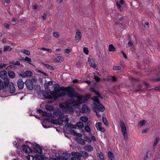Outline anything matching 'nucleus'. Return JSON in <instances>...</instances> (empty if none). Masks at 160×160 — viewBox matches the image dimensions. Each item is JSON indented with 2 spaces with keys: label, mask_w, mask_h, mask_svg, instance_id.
<instances>
[{
  "label": "nucleus",
  "mask_w": 160,
  "mask_h": 160,
  "mask_svg": "<svg viewBox=\"0 0 160 160\" xmlns=\"http://www.w3.org/2000/svg\"><path fill=\"white\" fill-rule=\"evenodd\" d=\"M47 92H46V91L44 90H41V89H40V91H38V94H42L43 96L44 95H45L46 94H47Z\"/></svg>",
  "instance_id": "44"
},
{
  "label": "nucleus",
  "mask_w": 160,
  "mask_h": 160,
  "mask_svg": "<svg viewBox=\"0 0 160 160\" xmlns=\"http://www.w3.org/2000/svg\"><path fill=\"white\" fill-rule=\"evenodd\" d=\"M25 61H27L30 65H32L34 67H35V66L34 65H33L32 63H31V59L28 57H25Z\"/></svg>",
  "instance_id": "38"
},
{
  "label": "nucleus",
  "mask_w": 160,
  "mask_h": 160,
  "mask_svg": "<svg viewBox=\"0 0 160 160\" xmlns=\"http://www.w3.org/2000/svg\"><path fill=\"white\" fill-rule=\"evenodd\" d=\"M143 83L147 88L148 89L150 88L151 86L149 83H148L146 82H144Z\"/></svg>",
  "instance_id": "61"
},
{
  "label": "nucleus",
  "mask_w": 160,
  "mask_h": 160,
  "mask_svg": "<svg viewBox=\"0 0 160 160\" xmlns=\"http://www.w3.org/2000/svg\"><path fill=\"white\" fill-rule=\"evenodd\" d=\"M98 106H96V107H99L100 108H99V111L103 112L105 110V108L104 106L100 103H100H98Z\"/></svg>",
  "instance_id": "26"
},
{
  "label": "nucleus",
  "mask_w": 160,
  "mask_h": 160,
  "mask_svg": "<svg viewBox=\"0 0 160 160\" xmlns=\"http://www.w3.org/2000/svg\"><path fill=\"white\" fill-rule=\"evenodd\" d=\"M82 157H85V158H87L88 157V153L85 151H82Z\"/></svg>",
  "instance_id": "47"
},
{
  "label": "nucleus",
  "mask_w": 160,
  "mask_h": 160,
  "mask_svg": "<svg viewBox=\"0 0 160 160\" xmlns=\"http://www.w3.org/2000/svg\"><path fill=\"white\" fill-rule=\"evenodd\" d=\"M8 91L10 93H13L15 91V88L14 86L13 83L12 82H10L9 85H8Z\"/></svg>",
  "instance_id": "7"
},
{
  "label": "nucleus",
  "mask_w": 160,
  "mask_h": 160,
  "mask_svg": "<svg viewBox=\"0 0 160 160\" xmlns=\"http://www.w3.org/2000/svg\"><path fill=\"white\" fill-rule=\"evenodd\" d=\"M99 157L101 160H105L102 152H101L99 153Z\"/></svg>",
  "instance_id": "56"
},
{
  "label": "nucleus",
  "mask_w": 160,
  "mask_h": 160,
  "mask_svg": "<svg viewBox=\"0 0 160 160\" xmlns=\"http://www.w3.org/2000/svg\"><path fill=\"white\" fill-rule=\"evenodd\" d=\"M89 65L91 67H93L94 68H96V67H97V65L95 63H92V62H90L89 63Z\"/></svg>",
  "instance_id": "60"
},
{
  "label": "nucleus",
  "mask_w": 160,
  "mask_h": 160,
  "mask_svg": "<svg viewBox=\"0 0 160 160\" xmlns=\"http://www.w3.org/2000/svg\"><path fill=\"white\" fill-rule=\"evenodd\" d=\"M27 142L30 143L28 141L26 142L25 143ZM31 144V147L30 148L28 145H23L22 148L23 150L28 153H32L33 152L35 153H38L39 154L42 153V149L40 145L35 142V144L33 143H30Z\"/></svg>",
  "instance_id": "1"
},
{
  "label": "nucleus",
  "mask_w": 160,
  "mask_h": 160,
  "mask_svg": "<svg viewBox=\"0 0 160 160\" xmlns=\"http://www.w3.org/2000/svg\"><path fill=\"white\" fill-rule=\"evenodd\" d=\"M53 87H54V90L56 93L58 94L60 92L59 87L60 86L58 84H54L53 85Z\"/></svg>",
  "instance_id": "15"
},
{
  "label": "nucleus",
  "mask_w": 160,
  "mask_h": 160,
  "mask_svg": "<svg viewBox=\"0 0 160 160\" xmlns=\"http://www.w3.org/2000/svg\"><path fill=\"white\" fill-rule=\"evenodd\" d=\"M116 4L118 8L119 9V10L121 12H122L123 10L122 9V8L121 7V6L120 5V3H119L118 2H117Z\"/></svg>",
  "instance_id": "49"
},
{
  "label": "nucleus",
  "mask_w": 160,
  "mask_h": 160,
  "mask_svg": "<svg viewBox=\"0 0 160 160\" xmlns=\"http://www.w3.org/2000/svg\"><path fill=\"white\" fill-rule=\"evenodd\" d=\"M66 125L67 127L70 129H76L77 127L82 129L84 127V124L80 122H78L75 125L70 123L68 124L66 123Z\"/></svg>",
  "instance_id": "5"
},
{
  "label": "nucleus",
  "mask_w": 160,
  "mask_h": 160,
  "mask_svg": "<svg viewBox=\"0 0 160 160\" xmlns=\"http://www.w3.org/2000/svg\"><path fill=\"white\" fill-rule=\"evenodd\" d=\"M119 125L124 139L125 140H127L128 138V136L126 126L124 122L121 120L120 121Z\"/></svg>",
  "instance_id": "4"
},
{
  "label": "nucleus",
  "mask_w": 160,
  "mask_h": 160,
  "mask_svg": "<svg viewBox=\"0 0 160 160\" xmlns=\"http://www.w3.org/2000/svg\"><path fill=\"white\" fill-rule=\"evenodd\" d=\"M41 155H39L37 154L34 155V157H35V158H36L37 160V159L38 160H42V159L45 157V156H44L42 154H40Z\"/></svg>",
  "instance_id": "21"
},
{
  "label": "nucleus",
  "mask_w": 160,
  "mask_h": 160,
  "mask_svg": "<svg viewBox=\"0 0 160 160\" xmlns=\"http://www.w3.org/2000/svg\"><path fill=\"white\" fill-rule=\"evenodd\" d=\"M18 74L19 76L23 78L27 77V74L26 72V71L25 72L24 71H22L20 73H18Z\"/></svg>",
  "instance_id": "32"
},
{
  "label": "nucleus",
  "mask_w": 160,
  "mask_h": 160,
  "mask_svg": "<svg viewBox=\"0 0 160 160\" xmlns=\"http://www.w3.org/2000/svg\"><path fill=\"white\" fill-rule=\"evenodd\" d=\"M102 123L101 122H97L95 124V126L97 129L98 130L102 126Z\"/></svg>",
  "instance_id": "51"
},
{
  "label": "nucleus",
  "mask_w": 160,
  "mask_h": 160,
  "mask_svg": "<svg viewBox=\"0 0 160 160\" xmlns=\"http://www.w3.org/2000/svg\"><path fill=\"white\" fill-rule=\"evenodd\" d=\"M63 61V58L61 57L58 56L56 57L53 60V62H61Z\"/></svg>",
  "instance_id": "22"
},
{
  "label": "nucleus",
  "mask_w": 160,
  "mask_h": 160,
  "mask_svg": "<svg viewBox=\"0 0 160 160\" xmlns=\"http://www.w3.org/2000/svg\"><path fill=\"white\" fill-rule=\"evenodd\" d=\"M80 119L82 122L85 123L88 121V118L87 117L83 116L80 117Z\"/></svg>",
  "instance_id": "28"
},
{
  "label": "nucleus",
  "mask_w": 160,
  "mask_h": 160,
  "mask_svg": "<svg viewBox=\"0 0 160 160\" xmlns=\"http://www.w3.org/2000/svg\"><path fill=\"white\" fill-rule=\"evenodd\" d=\"M90 89V90L92 92H94L95 93V94L96 95H97L98 97L102 99H103V97L101 96L99 92H98V91H97L96 90L95 88H93V87H91Z\"/></svg>",
  "instance_id": "18"
},
{
  "label": "nucleus",
  "mask_w": 160,
  "mask_h": 160,
  "mask_svg": "<svg viewBox=\"0 0 160 160\" xmlns=\"http://www.w3.org/2000/svg\"><path fill=\"white\" fill-rule=\"evenodd\" d=\"M108 154L109 160H114L113 155L111 151H108Z\"/></svg>",
  "instance_id": "24"
},
{
  "label": "nucleus",
  "mask_w": 160,
  "mask_h": 160,
  "mask_svg": "<svg viewBox=\"0 0 160 160\" xmlns=\"http://www.w3.org/2000/svg\"><path fill=\"white\" fill-rule=\"evenodd\" d=\"M35 71L36 72H40V73L45 75V76H48V74L47 73L44 72H43L41 70H39L38 69H36L35 70Z\"/></svg>",
  "instance_id": "53"
},
{
  "label": "nucleus",
  "mask_w": 160,
  "mask_h": 160,
  "mask_svg": "<svg viewBox=\"0 0 160 160\" xmlns=\"http://www.w3.org/2000/svg\"><path fill=\"white\" fill-rule=\"evenodd\" d=\"M92 99L93 100V104L96 106H98V103H100V101L98 97L96 96H93L92 98Z\"/></svg>",
  "instance_id": "14"
},
{
  "label": "nucleus",
  "mask_w": 160,
  "mask_h": 160,
  "mask_svg": "<svg viewBox=\"0 0 160 160\" xmlns=\"http://www.w3.org/2000/svg\"><path fill=\"white\" fill-rule=\"evenodd\" d=\"M20 51L22 52H23L28 55H29L30 54V52L27 50L22 49Z\"/></svg>",
  "instance_id": "42"
},
{
  "label": "nucleus",
  "mask_w": 160,
  "mask_h": 160,
  "mask_svg": "<svg viewBox=\"0 0 160 160\" xmlns=\"http://www.w3.org/2000/svg\"><path fill=\"white\" fill-rule=\"evenodd\" d=\"M6 66V65L5 63H0V69L2 68H5Z\"/></svg>",
  "instance_id": "64"
},
{
  "label": "nucleus",
  "mask_w": 160,
  "mask_h": 160,
  "mask_svg": "<svg viewBox=\"0 0 160 160\" xmlns=\"http://www.w3.org/2000/svg\"><path fill=\"white\" fill-rule=\"evenodd\" d=\"M108 51L109 52H114L116 51V48L112 44H111L109 46Z\"/></svg>",
  "instance_id": "29"
},
{
  "label": "nucleus",
  "mask_w": 160,
  "mask_h": 160,
  "mask_svg": "<svg viewBox=\"0 0 160 160\" xmlns=\"http://www.w3.org/2000/svg\"><path fill=\"white\" fill-rule=\"evenodd\" d=\"M52 84L53 82L52 81H50L48 82L45 83L44 84L45 89L48 92L50 91V89L49 88L48 86L52 85Z\"/></svg>",
  "instance_id": "12"
},
{
  "label": "nucleus",
  "mask_w": 160,
  "mask_h": 160,
  "mask_svg": "<svg viewBox=\"0 0 160 160\" xmlns=\"http://www.w3.org/2000/svg\"><path fill=\"white\" fill-rule=\"evenodd\" d=\"M57 160H67V158H65V156H63L62 157H57Z\"/></svg>",
  "instance_id": "50"
},
{
  "label": "nucleus",
  "mask_w": 160,
  "mask_h": 160,
  "mask_svg": "<svg viewBox=\"0 0 160 160\" xmlns=\"http://www.w3.org/2000/svg\"><path fill=\"white\" fill-rule=\"evenodd\" d=\"M85 130L86 132H91V129L88 125L85 126Z\"/></svg>",
  "instance_id": "52"
},
{
  "label": "nucleus",
  "mask_w": 160,
  "mask_h": 160,
  "mask_svg": "<svg viewBox=\"0 0 160 160\" xmlns=\"http://www.w3.org/2000/svg\"><path fill=\"white\" fill-rule=\"evenodd\" d=\"M94 109V111L96 113V114L97 115L98 117H101V114L98 113V112H99V108L98 107H94L93 108Z\"/></svg>",
  "instance_id": "30"
},
{
  "label": "nucleus",
  "mask_w": 160,
  "mask_h": 160,
  "mask_svg": "<svg viewBox=\"0 0 160 160\" xmlns=\"http://www.w3.org/2000/svg\"><path fill=\"white\" fill-rule=\"evenodd\" d=\"M34 89L38 93V91H40L41 89L40 86L38 84H35L34 86Z\"/></svg>",
  "instance_id": "31"
},
{
  "label": "nucleus",
  "mask_w": 160,
  "mask_h": 160,
  "mask_svg": "<svg viewBox=\"0 0 160 160\" xmlns=\"http://www.w3.org/2000/svg\"><path fill=\"white\" fill-rule=\"evenodd\" d=\"M81 33L79 31V30L77 29L75 35V38L76 39L78 40V42L81 40Z\"/></svg>",
  "instance_id": "19"
},
{
  "label": "nucleus",
  "mask_w": 160,
  "mask_h": 160,
  "mask_svg": "<svg viewBox=\"0 0 160 160\" xmlns=\"http://www.w3.org/2000/svg\"><path fill=\"white\" fill-rule=\"evenodd\" d=\"M86 110H87V112H90L91 111L90 109L88 108V106L87 105L84 104L82 106V110L80 111V112L81 113H84Z\"/></svg>",
  "instance_id": "11"
},
{
  "label": "nucleus",
  "mask_w": 160,
  "mask_h": 160,
  "mask_svg": "<svg viewBox=\"0 0 160 160\" xmlns=\"http://www.w3.org/2000/svg\"><path fill=\"white\" fill-rule=\"evenodd\" d=\"M74 139L75 141L77 142L78 144L84 145L86 144L85 140L82 138L76 137Z\"/></svg>",
  "instance_id": "8"
},
{
  "label": "nucleus",
  "mask_w": 160,
  "mask_h": 160,
  "mask_svg": "<svg viewBox=\"0 0 160 160\" xmlns=\"http://www.w3.org/2000/svg\"><path fill=\"white\" fill-rule=\"evenodd\" d=\"M27 89L30 91H32L34 89V84L32 80L27 79L24 82Z\"/></svg>",
  "instance_id": "6"
},
{
  "label": "nucleus",
  "mask_w": 160,
  "mask_h": 160,
  "mask_svg": "<svg viewBox=\"0 0 160 160\" xmlns=\"http://www.w3.org/2000/svg\"><path fill=\"white\" fill-rule=\"evenodd\" d=\"M59 95L60 97L65 96L67 95L66 89H65V90L62 92L59 93Z\"/></svg>",
  "instance_id": "37"
},
{
  "label": "nucleus",
  "mask_w": 160,
  "mask_h": 160,
  "mask_svg": "<svg viewBox=\"0 0 160 160\" xmlns=\"http://www.w3.org/2000/svg\"><path fill=\"white\" fill-rule=\"evenodd\" d=\"M24 82H23L22 79H19L17 82L18 88L20 89H22L24 87Z\"/></svg>",
  "instance_id": "10"
},
{
  "label": "nucleus",
  "mask_w": 160,
  "mask_h": 160,
  "mask_svg": "<svg viewBox=\"0 0 160 160\" xmlns=\"http://www.w3.org/2000/svg\"><path fill=\"white\" fill-rule=\"evenodd\" d=\"M102 120L103 122L105 124V125L106 126H108V123L107 120L106 118L104 117H102Z\"/></svg>",
  "instance_id": "39"
},
{
  "label": "nucleus",
  "mask_w": 160,
  "mask_h": 160,
  "mask_svg": "<svg viewBox=\"0 0 160 160\" xmlns=\"http://www.w3.org/2000/svg\"><path fill=\"white\" fill-rule=\"evenodd\" d=\"M7 73L8 72L6 70H3L0 72V77L2 79L3 78H7Z\"/></svg>",
  "instance_id": "16"
},
{
  "label": "nucleus",
  "mask_w": 160,
  "mask_h": 160,
  "mask_svg": "<svg viewBox=\"0 0 160 160\" xmlns=\"http://www.w3.org/2000/svg\"><path fill=\"white\" fill-rule=\"evenodd\" d=\"M8 76L11 78L13 79L15 78V74L13 71L8 70Z\"/></svg>",
  "instance_id": "17"
},
{
  "label": "nucleus",
  "mask_w": 160,
  "mask_h": 160,
  "mask_svg": "<svg viewBox=\"0 0 160 160\" xmlns=\"http://www.w3.org/2000/svg\"><path fill=\"white\" fill-rule=\"evenodd\" d=\"M66 91L67 95L70 98H79L80 95H79L75 90L74 88L71 86H68L66 88Z\"/></svg>",
  "instance_id": "2"
},
{
  "label": "nucleus",
  "mask_w": 160,
  "mask_h": 160,
  "mask_svg": "<svg viewBox=\"0 0 160 160\" xmlns=\"http://www.w3.org/2000/svg\"><path fill=\"white\" fill-rule=\"evenodd\" d=\"M69 132H70V133L75 136H76V134L77 133V132L74 130L72 129H70V131H69Z\"/></svg>",
  "instance_id": "59"
},
{
  "label": "nucleus",
  "mask_w": 160,
  "mask_h": 160,
  "mask_svg": "<svg viewBox=\"0 0 160 160\" xmlns=\"http://www.w3.org/2000/svg\"><path fill=\"white\" fill-rule=\"evenodd\" d=\"M27 158L28 160H37L36 158H35V157L33 155H28Z\"/></svg>",
  "instance_id": "41"
},
{
  "label": "nucleus",
  "mask_w": 160,
  "mask_h": 160,
  "mask_svg": "<svg viewBox=\"0 0 160 160\" xmlns=\"http://www.w3.org/2000/svg\"><path fill=\"white\" fill-rule=\"evenodd\" d=\"M64 117L62 115L59 116L58 119V120L59 121V125H62V124L64 120H63Z\"/></svg>",
  "instance_id": "25"
},
{
  "label": "nucleus",
  "mask_w": 160,
  "mask_h": 160,
  "mask_svg": "<svg viewBox=\"0 0 160 160\" xmlns=\"http://www.w3.org/2000/svg\"><path fill=\"white\" fill-rule=\"evenodd\" d=\"M49 92H48L47 91V94H46L45 95H44V97L45 98L48 99H52V97L51 95H50L48 94Z\"/></svg>",
  "instance_id": "36"
},
{
  "label": "nucleus",
  "mask_w": 160,
  "mask_h": 160,
  "mask_svg": "<svg viewBox=\"0 0 160 160\" xmlns=\"http://www.w3.org/2000/svg\"><path fill=\"white\" fill-rule=\"evenodd\" d=\"M94 78L95 80L97 82H99L100 81V78L99 77L97 76L94 75Z\"/></svg>",
  "instance_id": "58"
},
{
  "label": "nucleus",
  "mask_w": 160,
  "mask_h": 160,
  "mask_svg": "<svg viewBox=\"0 0 160 160\" xmlns=\"http://www.w3.org/2000/svg\"><path fill=\"white\" fill-rule=\"evenodd\" d=\"M53 96L55 101H56L57 100H58V98L60 97V96H59V94L58 95H54Z\"/></svg>",
  "instance_id": "63"
},
{
  "label": "nucleus",
  "mask_w": 160,
  "mask_h": 160,
  "mask_svg": "<svg viewBox=\"0 0 160 160\" xmlns=\"http://www.w3.org/2000/svg\"><path fill=\"white\" fill-rule=\"evenodd\" d=\"M50 122L52 124L59 125V121H58L57 119H52L51 120Z\"/></svg>",
  "instance_id": "40"
},
{
  "label": "nucleus",
  "mask_w": 160,
  "mask_h": 160,
  "mask_svg": "<svg viewBox=\"0 0 160 160\" xmlns=\"http://www.w3.org/2000/svg\"><path fill=\"white\" fill-rule=\"evenodd\" d=\"M85 150L88 152H91L93 150V148L90 145H86L84 146Z\"/></svg>",
  "instance_id": "20"
},
{
  "label": "nucleus",
  "mask_w": 160,
  "mask_h": 160,
  "mask_svg": "<svg viewBox=\"0 0 160 160\" xmlns=\"http://www.w3.org/2000/svg\"><path fill=\"white\" fill-rule=\"evenodd\" d=\"M45 108L48 111L51 112L54 110L53 106L49 105H46L45 106Z\"/></svg>",
  "instance_id": "23"
},
{
  "label": "nucleus",
  "mask_w": 160,
  "mask_h": 160,
  "mask_svg": "<svg viewBox=\"0 0 160 160\" xmlns=\"http://www.w3.org/2000/svg\"><path fill=\"white\" fill-rule=\"evenodd\" d=\"M73 107L74 105H72L69 107L68 108V110L70 113H73L74 112V108Z\"/></svg>",
  "instance_id": "35"
},
{
  "label": "nucleus",
  "mask_w": 160,
  "mask_h": 160,
  "mask_svg": "<svg viewBox=\"0 0 160 160\" xmlns=\"http://www.w3.org/2000/svg\"><path fill=\"white\" fill-rule=\"evenodd\" d=\"M53 35L54 37L56 38H58L59 37L58 33L56 32H54L53 33Z\"/></svg>",
  "instance_id": "62"
},
{
  "label": "nucleus",
  "mask_w": 160,
  "mask_h": 160,
  "mask_svg": "<svg viewBox=\"0 0 160 160\" xmlns=\"http://www.w3.org/2000/svg\"><path fill=\"white\" fill-rule=\"evenodd\" d=\"M121 69V67L119 66H114L113 69L114 70H120Z\"/></svg>",
  "instance_id": "54"
},
{
  "label": "nucleus",
  "mask_w": 160,
  "mask_h": 160,
  "mask_svg": "<svg viewBox=\"0 0 160 160\" xmlns=\"http://www.w3.org/2000/svg\"><path fill=\"white\" fill-rule=\"evenodd\" d=\"M17 68V67L16 66H15L13 65H9V66H7L6 68V69L7 70H9L10 69H16Z\"/></svg>",
  "instance_id": "33"
},
{
  "label": "nucleus",
  "mask_w": 160,
  "mask_h": 160,
  "mask_svg": "<svg viewBox=\"0 0 160 160\" xmlns=\"http://www.w3.org/2000/svg\"><path fill=\"white\" fill-rule=\"evenodd\" d=\"M159 140V138L158 137H157L155 139V140L154 142L153 146L154 147L156 146L157 145L158 143Z\"/></svg>",
  "instance_id": "45"
},
{
  "label": "nucleus",
  "mask_w": 160,
  "mask_h": 160,
  "mask_svg": "<svg viewBox=\"0 0 160 160\" xmlns=\"http://www.w3.org/2000/svg\"><path fill=\"white\" fill-rule=\"evenodd\" d=\"M83 138H84V139H85V142L86 141L88 143H90L91 142V139L88 137L87 136H85Z\"/></svg>",
  "instance_id": "48"
},
{
  "label": "nucleus",
  "mask_w": 160,
  "mask_h": 160,
  "mask_svg": "<svg viewBox=\"0 0 160 160\" xmlns=\"http://www.w3.org/2000/svg\"><path fill=\"white\" fill-rule=\"evenodd\" d=\"M83 52L86 55L88 54V48L86 47H84L83 49Z\"/></svg>",
  "instance_id": "57"
},
{
  "label": "nucleus",
  "mask_w": 160,
  "mask_h": 160,
  "mask_svg": "<svg viewBox=\"0 0 160 160\" xmlns=\"http://www.w3.org/2000/svg\"><path fill=\"white\" fill-rule=\"evenodd\" d=\"M146 121L145 120H142L139 122L138 124V126L139 127H141L145 125Z\"/></svg>",
  "instance_id": "34"
},
{
  "label": "nucleus",
  "mask_w": 160,
  "mask_h": 160,
  "mask_svg": "<svg viewBox=\"0 0 160 160\" xmlns=\"http://www.w3.org/2000/svg\"><path fill=\"white\" fill-rule=\"evenodd\" d=\"M91 97L90 94H87L85 96H83L82 95H80L79 98L82 99V102L84 103L87 102L89 98H90Z\"/></svg>",
  "instance_id": "9"
},
{
  "label": "nucleus",
  "mask_w": 160,
  "mask_h": 160,
  "mask_svg": "<svg viewBox=\"0 0 160 160\" xmlns=\"http://www.w3.org/2000/svg\"><path fill=\"white\" fill-rule=\"evenodd\" d=\"M26 72L27 74V77H30L32 76L33 73L32 71L30 70H27Z\"/></svg>",
  "instance_id": "43"
},
{
  "label": "nucleus",
  "mask_w": 160,
  "mask_h": 160,
  "mask_svg": "<svg viewBox=\"0 0 160 160\" xmlns=\"http://www.w3.org/2000/svg\"><path fill=\"white\" fill-rule=\"evenodd\" d=\"M78 98L79 99L78 100H77V101L74 100L73 102L71 103V104H73V105H74V107L75 106H78L80 104L84 103L83 102H82L83 101L82 98Z\"/></svg>",
  "instance_id": "13"
},
{
  "label": "nucleus",
  "mask_w": 160,
  "mask_h": 160,
  "mask_svg": "<svg viewBox=\"0 0 160 160\" xmlns=\"http://www.w3.org/2000/svg\"><path fill=\"white\" fill-rule=\"evenodd\" d=\"M45 66L47 69H49L52 70H54V68L50 65L48 64H45Z\"/></svg>",
  "instance_id": "46"
},
{
  "label": "nucleus",
  "mask_w": 160,
  "mask_h": 160,
  "mask_svg": "<svg viewBox=\"0 0 160 160\" xmlns=\"http://www.w3.org/2000/svg\"><path fill=\"white\" fill-rule=\"evenodd\" d=\"M12 49L11 47L9 46L6 45L4 46V48L3 50V51L5 52L6 51H10Z\"/></svg>",
  "instance_id": "27"
},
{
  "label": "nucleus",
  "mask_w": 160,
  "mask_h": 160,
  "mask_svg": "<svg viewBox=\"0 0 160 160\" xmlns=\"http://www.w3.org/2000/svg\"><path fill=\"white\" fill-rule=\"evenodd\" d=\"M2 79H3V82L0 79V90H3L4 87L5 88H7L8 87V85L9 84L10 82H9L10 79L8 77H6L3 78Z\"/></svg>",
  "instance_id": "3"
},
{
  "label": "nucleus",
  "mask_w": 160,
  "mask_h": 160,
  "mask_svg": "<svg viewBox=\"0 0 160 160\" xmlns=\"http://www.w3.org/2000/svg\"><path fill=\"white\" fill-rule=\"evenodd\" d=\"M63 154H65V155L64 156H65V158H67V159H69L71 156L70 154L68 152H66L65 153L63 152Z\"/></svg>",
  "instance_id": "55"
}]
</instances>
